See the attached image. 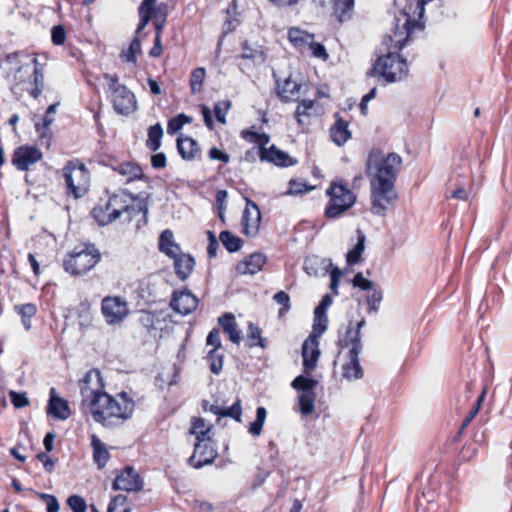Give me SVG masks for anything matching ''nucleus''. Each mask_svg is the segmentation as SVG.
<instances>
[{
  "label": "nucleus",
  "mask_w": 512,
  "mask_h": 512,
  "mask_svg": "<svg viewBox=\"0 0 512 512\" xmlns=\"http://www.w3.org/2000/svg\"><path fill=\"white\" fill-rule=\"evenodd\" d=\"M432 0H406L404 7L394 15L390 33L384 36L382 46L386 52L373 62L366 72L367 77H379L391 84L402 80L408 75L406 58L400 51L412 40L415 30H423L421 19L425 5Z\"/></svg>",
  "instance_id": "nucleus-1"
},
{
  "label": "nucleus",
  "mask_w": 512,
  "mask_h": 512,
  "mask_svg": "<svg viewBox=\"0 0 512 512\" xmlns=\"http://www.w3.org/2000/svg\"><path fill=\"white\" fill-rule=\"evenodd\" d=\"M402 164L397 153L387 156L379 149H372L365 163V174L370 181L371 212L385 216L388 207L398 198L395 182Z\"/></svg>",
  "instance_id": "nucleus-2"
},
{
  "label": "nucleus",
  "mask_w": 512,
  "mask_h": 512,
  "mask_svg": "<svg viewBox=\"0 0 512 512\" xmlns=\"http://www.w3.org/2000/svg\"><path fill=\"white\" fill-rule=\"evenodd\" d=\"M366 321L364 317H361L358 321H348V325L344 333H339L336 345L340 349H344L350 346L347 353L349 361L342 366V375L345 379L357 380L361 379L364 375L363 369L360 365L359 355L363 349L361 329L365 325Z\"/></svg>",
  "instance_id": "nucleus-3"
},
{
  "label": "nucleus",
  "mask_w": 512,
  "mask_h": 512,
  "mask_svg": "<svg viewBox=\"0 0 512 512\" xmlns=\"http://www.w3.org/2000/svg\"><path fill=\"white\" fill-rule=\"evenodd\" d=\"M103 379L98 370V423L104 426H112L120 420L128 419L135 407V403L128 393L120 392L117 398L104 392Z\"/></svg>",
  "instance_id": "nucleus-4"
},
{
  "label": "nucleus",
  "mask_w": 512,
  "mask_h": 512,
  "mask_svg": "<svg viewBox=\"0 0 512 512\" xmlns=\"http://www.w3.org/2000/svg\"><path fill=\"white\" fill-rule=\"evenodd\" d=\"M103 90L106 99L112 104L116 114L130 116L138 110L135 94L125 84L120 83L117 74L103 73Z\"/></svg>",
  "instance_id": "nucleus-5"
},
{
  "label": "nucleus",
  "mask_w": 512,
  "mask_h": 512,
  "mask_svg": "<svg viewBox=\"0 0 512 512\" xmlns=\"http://www.w3.org/2000/svg\"><path fill=\"white\" fill-rule=\"evenodd\" d=\"M329 201L326 204L324 216L328 220L341 218L356 203V194L348 187L344 180L333 181L326 189Z\"/></svg>",
  "instance_id": "nucleus-6"
},
{
  "label": "nucleus",
  "mask_w": 512,
  "mask_h": 512,
  "mask_svg": "<svg viewBox=\"0 0 512 512\" xmlns=\"http://www.w3.org/2000/svg\"><path fill=\"white\" fill-rule=\"evenodd\" d=\"M211 426L201 430L194 444L193 454L188 459V464L195 469H200L214 462L218 456L215 442L208 436Z\"/></svg>",
  "instance_id": "nucleus-7"
},
{
  "label": "nucleus",
  "mask_w": 512,
  "mask_h": 512,
  "mask_svg": "<svg viewBox=\"0 0 512 512\" xmlns=\"http://www.w3.org/2000/svg\"><path fill=\"white\" fill-rule=\"evenodd\" d=\"M96 265V249L94 245L76 247L64 260V268L72 275H83Z\"/></svg>",
  "instance_id": "nucleus-8"
},
{
  "label": "nucleus",
  "mask_w": 512,
  "mask_h": 512,
  "mask_svg": "<svg viewBox=\"0 0 512 512\" xmlns=\"http://www.w3.org/2000/svg\"><path fill=\"white\" fill-rule=\"evenodd\" d=\"M34 69L29 65H22L16 69L14 74L15 86H21L22 90L27 91L33 98H38L43 90L44 75L38 69V60L33 58Z\"/></svg>",
  "instance_id": "nucleus-9"
},
{
  "label": "nucleus",
  "mask_w": 512,
  "mask_h": 512,
  "mask_svg": "<svg viewBox=\"0 0 512 512\" xmlns=\"http://www.w3.org/2000/svg\"><path fill=\"white\" fill-rule=\"evenodd\" d=\"M63 175L69 191L75 198H80L87 192L89 175L83 164L69 163L63 168Z\"/></svg>",
  "instance_id": "nucleus-10"
},
{
  "label": "nucleus",
  "mask_w": 512,
  "mask_h": 512,
  "mask_svg": "<svg viewBox=\"0 0 512 512\" xmlns=\"http://www.w3.org/2000/svg\"><path fill=\"white\" fill-rule=\"evenodd\" d=\"M101 313L108 325H120L129 315L128 303L120 296H106L101 301Z\"/></svg>",
  "instance_id": "nucleus-11"
},
{
  "label": "nucleus",
  "mask_w": 512,
  "mask_h": 512,
  "mask_svg": "<svg viewBox=\"0 0 512 512\" xmlns=\"http://www.w3.org/2000/svg\"><path fill=\"white\" fill-rule=\"evenodd\" d=\"M123 212L128 214L129 220H131L133 217L140 213L142 214V218L138 222L137 228H140L141 225H146L148 222V203L145 200H139L136 204H124L123 207H119L111 211L107 215L98 214V226H105L113 222L114 220L119 218Z\"/></svg>",
  "instance_id": "nucleus-12"
},
{
  "label": "nucleus",
  "mask_w": 512,
  "mask_h": 512,
  "mask_svg": "<svg viewBox=\"0 0 512 512\" xmlns=\"http://www.w3.org/2000/svg\"><path fill=\"white\" fill-rule=\"evenodd\" d=\"M98 164L111 167L113 171L125 177L127 183L135 180L149 181V178L144 174L142 167L138 163L131 161L119 162L114 157L105 161L102 157H98Z\"/></svg>",
  "instance_id": "nucleus-13"
},
{
  "label": "nucleus",
  "mask_w": 512,
  "mask_h": 512,
  "mask_svg": "<svg viewBox=\"0 0 512 512\" xmlns=\"http://www.w3.org/2000/svg\"><path fill=\"white\" fill-rule=\"evenodd\" d=\"M134 293L137 306H150L160 301L157 282L153 276L139 280Z\"/></svg>",
  "instance_id": "nucleus-14"
},
{
  "label": "nucleus",
  "mask_w": 512,
  "mask_h": 512,
  "mask_svg": "<svg viewBox=\"0 0 512 512\" xmlns=\"http://www.w3.org/2000/svg\"><path fill=\"white\" fill-rule=\"evenodd\" d=\"M94 369H90L79 381L80 393L82 396L81 409L83 413L91 415L96 419V389L92 387Z\"/></svg>",
  "instance_id": "nucleus-15"
},
{
  "label": "nucleus",
  "mask_w": 512,
  "mask_h": 512,
  "mask_svg": "<svg viewBox=\"0 0 512 512\" xmlns=\"http://www.w3.org/2000/svg\"><path fill=\"white\" fill-rule=\"evenodd\" d=\"M114 490H123L126 492H137L143 488V480L138 472L132 466H126L113 481Z\"/></svg>",
  "instance_id": "nucleus-16"
},
{
  "label": "nucleus",
  "mask_w": 512,
  "mask_h": 512,
  "mask_svg": "<svg viewBox=\"0 0 512 512\" xmlns=\"http://www.w3.org/2000/svg\"><path fill=\"white\" fill-rule=\"evenodd\" d=\"M198 298L187 288L173 291L170 307L178 314L186 316L194 312L198 306Z\"/></svg>",
  "instance_id": "nucleus-17"
},
{
  "label": "nucleus",
  "mask_w": 512,
  "mask_h": 512,
  "mask_svg": "<svg viewBox=\"0 0 512 512\" xmlns=\"http://www.w3.org/2000/svg\"><path fill=\"white\" fill-rule=\"evenodd\" d=\"M42 152L33 146H20L13 154L12 163L19 170H27L42 159Z\"/></svg>",
  "instance_id": "nucleus-18"
},
{
  "label": "nucleus",
  "mask_w": 512,
  "mask_h": 512,
  "mask_svg": "<svg viewBox=\"0 0 512 512\" xmlns=\"http://www.w3.org/2000/svg\"><path fill=\"white\" fill-rule=\"evenodd\" d=\"M259 159L262 162L272 163L281 168L294 166L298 162L296 158L290 156L287 152L278 149L274 144L263 151H259Z\"/></svg>",
  "instance_id": "nucleus-19"
},
{
  "label": "nucleus",
  "mask_w": 512,
  "mask_h": 512,
  "mask_svg": "<svg viewBox=\"0 0 512 512\" xmlns=\"http://www.w3.org/2000/svg\"><path fill=\"white\" fill-rule=\"evenodd\" d=\"M319 341L314 336H308L302 344V365L305 373L314 370L320 356Z\"/></svg>",
  "instance_id": "nucleus-20"
},
{
  "label": "nucleus",
  "mask_w": 512,
  "mask_h": 512,
  "mask_svg": "<svg viewBox=\"0 0 512 512\" xmlns=\"http://www.w3.org/2000/svg\"><path fill=\"white\" fill-rule=\"evenodd\" d=\"M273 78L275 79V92L279 100L283 103H289L292 101H298L299 92L301 89V85L297 82L293 81L291 77H288L284 80L283 85H281L280 79L277 77L275 71L272 73Z\"/></svg>",
  "instance_id": "nucleus-21"
},
{
  "label": "nucleus",
  "mask_w": 512,
  "mask_h": 512,
  "mask_svg": "<svg viewBox=\"0 0 512 512\" xmlns=\"http://www.w3.org/2000/svg\"><path fill=\"white\" fill-rule=\"evenodd\" d=\"M267 262V257L262 252H253L243 260L239 261L235 267L237 274L254 275L261 271Z\"/></svg>",
  "instance_id": "nucleus-22"
},
{
  "label": "nucleus",
  "mask_w": 512,
  "mask_h": 512,
  "mask_svg": "<svg viewBox=\"0 0 512 512\" xmlns=\"http://www.w3.org/2000/svg\"><path fill=\"white\" fill-rule=\"evenodd\" d=\"M334 124L330 127V137L337 146H343L351 137L349 121L345 120L339 112L333 114Z\"/></svg>",
  "instance_id": "nucleus-23"
},
{
  "label": "nucleus",
  "mask_w": 512,
  "mask_h": 512,
  "mask_svg": "<svg viewBox=\"0 0 512 512\" xmlns=\"http://www.w3.org/2000/svg\"><path fill=\"white\" fill-rule=\"evenodd\" d=\"M47 413L60 420H66L71 415L68 402L62 397L56 395L55 388L50 389Z\"/></svg>",
  "instance_id": "nucleus-24"
},
{
  "label": "nucleus",
  "mask_w": 512,
  "mask_h": 512,
  "mask_svg": "<svg viewBox=\"0 0 512 512\" xmlns=\"http://www.w3.org/2000/svg\"><path fill=\"white\" fill-rule=\"evenodd\" d=\"M170 258L174 260L173 264L176 276L182 281L186 280L194 269V257L190 254L180 252L179 254H175V257Z\"/></svg>",
  "instance_id": "nucleus-25"
},
{
  "label": "nucleus",
  "mask_w": 512,
  "mask_h": 512,
  "mask_svg": "<svg viewBox=\"0 0 512 512\" xmlns=\"http://www.w3.org/2000/svg\"><path fill=\"white\" fill-rule=\"evenodd\" d=\"M177 151L181 158L186 161H192L195 159L196 154L199 151L198 143L195 139L190 136H184L180 134L176 140Z\"/></svg>",
  "instance_id": "nucleus-26"
},
{
  "label": "nucleus",
  "mask_w": 512,
  "mask_h": 512,
  "mask_svg": "<svg viewBox=\"0 0 512 512\" xmlns=\"http://www.w3.org/2000/svg\"><path fill=\"white\" fill-rule=\"evenodd\" d=\"M219 325L223 331L228 334L231 342L239 344L241 341V331L237 327L235 316L226 312L218 319Z\"/></svg>",
  "instance_id": "nucleus-27"
},
{
  "label": "nucleus",
  "mask_w": 512,
  "mask_h": 512,
  "mask_svg": "<svg viewBox=\"0 0 512 512\" xmlns=\"http://www.w3.org/2000/svg\"><path fill=\"white\" fill-rule=\"evenodd\" d=\"M159 250L169 258L175 257V254L181 252V247L174 241V235L171 230L166 229L161 232L159 236Z\"/></svg>",
  "instance_id": "nucleus-28"
},
{
  "label": "nucleus",
  "mask_w": 512,
  "mask_h": 512,
  "mask_svg": "<svg viewBox=\"0 0 512 512\" xmlns=\"http://www.w3.org/2000/svg\"><path fill=\"white\" fill-rule=\"evenodd\" d=\"M330 266H332L330 259L318 256L308 257L304 261V270L310 276H318L320 270H322V275H326Z\"/></svg>",
  "instance_id": "nucleus-29"
},
{
  "label": "nucleus",
  "mask_w": 512,
  "mask_h": 512,
  "mask_svg": "<svg viewBox=\"0 0 512 512\" xmlns=\"http://www.w3.org/2000/svg\"><path fill=\"white\" fill-rule=\"evenodd\" d=\"M210 412L219 418L228 417L240 423L242 421L241 399L237 398L230 407L212 406Z\"/></svg>",
  "instance_id": "nucleus-30"
},
{
  "label": "nucleus",
  "mask_w": 512,
  "mask_h": 512,
  "mask_svg": "<svg viewBox=\"0 0 512 512\" xmlns=\"http://www.w3.org/2000/svg\"><path fill=\"white\" fill-rule=\"evenodd\" d=\"M261 218V212H251V215H249L247 222H245L243 212L241 217V226L243 234L246 235L247 237H255L259 233Z\"/></svg>",
  "instance_id": "nucleus-31"
},
{
  "label": "nucleus",
  "mask_w": 512,
  "mask_h": 512,
  "mask_svg": "<svg viewBox=\"0 0 512 512\" xmlns=\"http://www.w3.org/2000/svg\"><path fill=\"white\" fill-rule=\"evenodd\" d=\"M156 0H143L138 7L139 17L148 16L149 20H153L164 10H167V4L160 3L155 6Z\"/></svg>",
  "instance_id": "nucleus-32"
},
{
  "label": "nucleus",
  "mask_w": 512,
  "mask_h": 512,
  "mask_svg": "<svg viewBox=\"0 0 512 512\" xmlns=\"http://www.w3.org/2000/svg\"><path fill=\"white\" fill-rule=\"evenodd\" d=\"M242 53L238 56L241 59L251 60L253 63L262 64L266 60V54L259 48H253L247 40L241 43Z\"/></svg>",
  "instance_id": "nucleus-33"
},
{
  "label": "nucleus",
  "mask_w": 512,
  "mask_h": 512,
  "mask_svg": "<svg viewBox=\"0 0 512 512\" xmlns=\"http://www.w3.org/2000/svg\"><path fill=\"white\" fill-rule=\"evenodd\" d=\"M315 100L302 99L295 110V119L299 126L308 125L311 116L310 110L314 107Z\"/></svg>",
  "instance_id": "nucleus-34"
},
{
  "label": "nucleus",
  "mask_w": 512,
  "mask_h": 512,
  "mask_svg": "<svg viewBox=\"0 0 512 512\" xmlns=\"http://www.w3.org/2000/svg\"><path fill=\"white\" fill-rule=\"evenodd\" d=\"M59 106V103H54L50 105L45 113V116L43 118V123L35 124L36 131L39 133L41 138L50 137V126L54 122L53 115L57 112V108Z\"/></svg>",
  "instance_id": "nucleus-35"
},
{
  "label": "nucleus",
  "mask_w": 512,
  "mask_h": 512,
  "mask_svg": "<svg viewBox=\"0 0 512 512\" xmlns=\"http://www.w3.org/2000/svg\"><path fill=\"white\" fill-rule=\"evenodd\" d=\"M219 239L229 253H235L239 251L244 244V241L240 237L234 235L228 230L221 231Z\"/></svg>",
  "instance_id": "nucleus-36"
},
{
  "label": "nucleus",
  "mask_w": 512,
  "mask_h": 512,
  "mask_svg": "<svg viewBox=\"0 0 512 512\" xmlns=\"http://www.w3.org/2000/svg\"><path fill=\"white\" fill-rule=\"evenodd\" d=\"M241 137L250 143L257 144L259 151L267 149L266 145L270 141L269 134L265 132L259 133L250 129L242 130Z\"/></svg>",
  "instance_id": "nucleus-37"
},
{
  "label": "nucleus",
  "mask_w": 512,
  "mask_h": 512,
  "mask_svg": "<svg viewBox=\"0 0 512 512\" xmlns=\"http://www.w3.org/2000/svg\"><path fill=\"white\" fill-rule=\"evenodd\" d=\"M317 384V380L302 374L296 376L291 382L292 388L296 391H300L301 393H315L314 389L316 388Z\"/></svg>",
  "instance_id": "nucleus-38"
},
{
  "label": "nucleus",
  "mask_w": 512,
  "mask_h": 512,
  "mask_svg": "<svg viewBox=\"0 0 512 512\" xmlns=\"http://www.w3.org/2000/svg\"><path fill=\"white\" fill-rule=\"evenodd\" d=\"M261 329L258 325L250 322L247 330V345L252 348L258 346L260 348L267 347V339L261 337Z\"/></svg>",
  "instance_id": "nucleus-39"
},
{
  "label": "nucleus",
  "mask_w": 512,
  "mask_h": 512,
  "mask_svg": "<svg viewBox=\"0 0 512 512\" xmlns=\"http://www.w3.org/2000/svg\"><path fill=\"white\" fill-rule=\"evenodd\" d=\"M163 137V128L160 123H156L148 128V139L146 140V147L151 151H157L161 146V139Z\"/></svg>",
  "instance_id": "nucleus-40"
},
{
  "label": "nucleus",
  "mask_w": 512,
  "mask_h": 512,
  "mask_svg": "<svg viewBox=\"0 0 512 512\" xmlns=\"http://www.w3.org/2000/svg\"><path fill=\"white\" fill-rule=\"evenodd\" d=\"M288 39L294 46L303 47L308 45L309 41L314 40V34L293 27L288 31Z\"/></svg>",
  "instance_id": "nucleus-41"
},
{
  "label": "nucleus",
  "mask_w": 512,
  "mask_h": 512,
  "mask_svg": "<svg viewBox=\"0 0 512 512\" xmlns=\"http://www.w3.org/2000/svg\"><path fill=\"white\" fill-rule=\"evenodd\" d=\"M206 360L210 371L215 375H219L223 369L224 355L219 353L218 350L211 349L207 353Z\"/></svg>",
  "instance_id": "nucleus-42"
},
{
  "label": "nucleus",
  "mask_w": 512,
  "mask_h": 512,
  "mask_svg": "<svg viewBox=\"0 0 512 512\" xmlns=\"http://www.w3.org/2000/svg\"><path fill=\"white\" fill-rule=\"evenodd\" d=\"M355 0H334V14L340 23L346 20V15L353 10Z\"/></svg>",
  "instance_id": "nucleus-43"
},
{
  "label": "nucleus",
  "mask_w": 512,
  "mask_h": 512,
  "mask_svg": "<svg viewBox=\"0 0 512 512\" xmlns=\"http://www.w3.org/2000/svg\"><path fill=\"white\" fill-rule=\"evenodd\" d=\"M267 410L263 406H259L256 409V418L249 425V433L253 436H259L263 430V426L266 420Z\"/></svg>",
  "instance_id": "nucleus-44"
},
{
  "label": "nucleus",
  "mask_w": 512,
  "mask_h": 512,
  "mask_svg": "<svg viewBox=\"0 0 512 512\" xmlns=\"http://www.w3.org/2000/svg\"><path fill=\"white\" fill-rule=\"evenodd\" d=\"M192 120V117L185 113H180L168 121L167 132L169 134H175L179 132L185 124L191 123Z\"/></svg>",
  "instance_id": "nucleus-45"
},
{
  "label": "nucleus",
  "mask_w": 512,
  "mask_h": 512,
  "mask_svg": "<svg viewBox=\"0 0 512 512\" xmlns=\"http://www.w3.org/2000/svg\"><path fill=\"white\" fill-rule=\"evenodd\" d=\"M205 76L206 70L203 67H197L192 70L189 80L192 94H196L201 91Z\"/></svg>",
  "instance_id": "nucleus-46"
},
{
  "label": "nucleus",
  "mask_w": 512,
  "mask_h": 512,
  "mask_svg": "<svg viewBox=\"0 0 512 512\" xmlns=\"http://www.w3.org/2000/svg\"><path fill=\"white\" fill-rule=\"evenodd\" d=\"M315 393H301L298 396L300 412L303 415H310L315 407Z\"/></svg>",
  "instance_id": "nucleus-47"
},
{
  "label": "nucleus",
  "mask_w": 512,
  "mask_h": 512,
  "mask_svg": "<svg viewBox=\"0 0 512 512\" xmlns=\"http://www.w3.org/2000/svg\"><path fill=\"white\" fill-rule=\"evenodd\" d=\"M328 328V317L327 314L318 315L314 312V320L312 325V332L309 336L319 338Z\"/></svg>",
  "instance_id": "nucleus-48"
},
{
  "label": "nucleus",
  "mask_w": 512,
  "mask_h": 512,
  "mask_svg": "<svg viewBox=\"0 0 512 512\" xmlns=\"http://www.w3.org/2000/svg\"><path fill=\"white\" fill-rule=\"evenodd\" d=\"M130 510L127 496L124 494L114 496L108 505V512H130Z\"/></svg>",
  "instance_id": "nucleus-49"
},
{
  "label": "nucleus",
  "mask_w": 512,
  "mask_h": 512,
  "mask_svg": "<svg viewBox=\"0 0 512 512\" xmlns=\"http://www.w3.org/2000/svg\"><path fill=\"white\" fill-rule=\"evenodd\" d=\"M383 300V292L380 288L375 287L372 289V293L366 298L368 304V312L376 313L379 310V305Z\"/></svg>",
  "instance_id": "nucleus-50"
},
{
  "label": "nucleus",
  "mask_w": 512,
  "mask_h": 512,
  "mask_svg": "<svg viewBox=\"0 0 512 512\" xmlns=\"http://www.w3.org/2000/svg\"><path fill=\"white\" fill-rule=\"evenodd\" d=\"M232 103L230 100H223L216 102L214 104V114L216 117V120L221 123H226V114L228 113L229 109L231 108Z\"/></svg>",
  "instance_id": "nucleus-51"
},
{
  "label": "nucleus",
  "mask_w": 512,
  "mask_h": 512,
  "mask_svg": "<svg viewBox=\"0 0 512 512\" xmlns=\"http://www.w3.org/2000/svg\"><path fill=\"white\" fill-rule=\"evenodd\" d=\"M78 317L79 324L81 326H90L93 321V316L91 313V304L87 302H82L78 308Z\"/></svg>",
  "instance_id": "nucleus-52"
},
{
  "label": "nucleus",
  "mask_w": 512,
  "mask_h": 512,
  "mask_svg": "<svg viewBox=\"0 0 512 512\" xmlns=\"http://www.w3.org/2000/svg\"><path fill=\"white\" fill-rule=\"evenodd\" d=\"M273 300L281 305L278 312V317H282L291 309L290 296L285 291H279L273 296Z\"/></svg>",
  "instance_id": "nucleus-53"
},
{
  "label": "nucleus",
  "mask_w": 512,
  "mask_h": 512,
  "mask_svg": "<svg viewBox=\"0 0 512 512\" xmlns=\"http://www.w3.org/2000/svg\"><path fill=\"white\" fill-rule=\"evenodd\" d=\"M349 282H351L354 287L363 291H369L376 287L375 283L372 280L365 278L362 272L356 273Z\"/></svg>",
  "instance_id": "nucleus-54"
},
{
  "label": "nucleus",
  "mask_w": 512,
  "mask_h": 512,
  "mask_svg": "<svg viewBox=\"0 0 512 512\" xmlns=\"http://www.w3.org/2000/svg\"><path fill=\"white\" fill-rule=\"evenodd\" d=\"M127 197L132 198L133 200L137 199L136 197L132 196V194H127L125 192H123L121 195L114 194L109 198L106 204V210L112 209L113 211L119 207H123L124 204H128L126 199Z\"/></svg>",
  "instance_id": "nucleus-55"
},
{
  "label": "nucleus",
  "mask_w": 512,
  "mask_h": 512,
  "mask_svg": "<svg viewBox=\"0 0 512 512\" xmlns=\"http://www.w3.org/2000/svg\"><path fill=\"white\" fill-rule=\"evenodd\" d=\"M313 187L312 186H308L305 182H301V181H298V180H295V179H291L289 181V189H288V194H291V195H298V194H303V193H306L310 190H312Z\"/></svg>",
  "instance_id": "nucleus-56"
},
{
  "label": "nucleus",
  "mask_w": 512,
  "mask_h": 512,
  "mask_svg": "<svg viewBox=\"0 0 512 512\" xmlns=\"http://www.w3.org/2000/svg\"><path fill=\"white\" fill-rule=\"evenodd\" d=\"M68 506L73 512H86L87 505L85 500L78 495H72L67 499Z\"/></svg>",
  "instance_id": "nucleus-57"
},
{
  "label": "nucleus",
  "mask_w": 512,
  "mask_h": 512,
  "mask_svg": "<svg viewBox=\"0 0 512 512\" xmlns=\"http://www.w3.org/2000/svg\"><path fill=\"white\" fill-rule=\"evenodd\" d=\"M207 239H208V246H207V254L210 259L215 258L217 256V250L219 247V243L217 240V237L215 233L211 230H208L206 232Z\"/></svg>",
  "instance_id": "nucleus-58"
},
{
  "label": "nucleus",
  "mask_w": 512,
  "mask_h": 512,
  "mask_svg": "<svg viewBox=\"0 0 512 512\" xmlns=\"http://www.w3.org/2000/svg\"><path fill=\"white\" fill-rule=\"evenodd\" d=\"M109 459L110 453L106 447V444L98 439V470L102 469Z\"/></svg>",
  "instance_id": "nucleus-59"
},
{
  "label": "nucleus",
  "mask_w": 512,
  "mask_h": 512,
  "mask_svg": "<svg viewBox=\"0 0 512 512\" xmlns=\"http://www.w3.org/2000/svg\"><path fill=\"white\" fill-rule=\"evenodd\" d=\"M38 497L45 501L47 512H59L60 506L55 496L45 493H37Z\"/></svg>",
  "instance_id": "nucleus-60"
},
{
  "label": "nucleus",
  "mask_w": 512,
  "mask_h": 512,
  "mask_svg": "<svg viewBox=\"0 0 512 512\" xmlns=\"http://www.w3.org/2000/svg\"><path fill=\"white\" fill-rule=\"evenodd\" d=\"M308 45L310 46L311 53L316 58H321L323 60H327L329 55L326 51L325 46L320 42H314V40L309 41Z\"/></svg>",
  "instance_id": "nucleus-61"
},
{
  "label": "nucleus",
  "mask_w": 512,
  "mask_h": 512,
  "mask_svg": "<svg viewBox=\"0 0 512 512\" xmlns=\"http://www.w3.org/2000/svg\"><path fill=\"white\" fill-rule=\"evenodd\" d=\"M139 322L143 327H145L148 331L155 330V315L148 311H142V314L139 318Z\"/></svg>",
  "instance_id": "nucleus-62"
},
{
  "label": "nucleus",
  "mask_w": 512,
  "mask_h": 512,
  "mask_svg": "<svg viewBox=\"0 0 512 512\" xmlns=\"http://www.w3.org/2000/svg\"><path fill=\"white\" fill-rule=\"evenodd\" d=\"M206 344L213 346L212 349L219 350L222 347L220 332L217 328H213L206 338Z\"/></svg>",
  "instance_id": "nucleus-63"
},
{
  "label": "nucleus",
  "mask_w": 512,
  "mask_h": 512,
  "mask_svg": "<svg viewBox=\"0 0 512 512\" xmlns=\"http://www.w3.org/2000/svg\"><path fill=\"white\" fill-rule=\"evenodd\" d=\"M51 37H52V42L55 45L64 44L65 39H66V33H65V29L63 28V26H61V25L54 26L51 31Z\"/></svg>",
  "instance_id": "nucleus-64"
}]
</instances>
